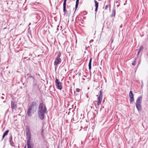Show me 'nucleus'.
I'll list each match as a JSON object with an SVG mask.
<instances>
[{"instance_id":"nucleus-1","label":"nucleus","mask_w":148,"mask_h":148,"mask_svg":"<svg viewBox=\"0 0 148 148\" xmlns=\"http://www.w3.org/2000/svg\"><path fill=\"white\" fill-rule=\"evenodd\" d=\"M47 112V109L45 105L42 103H40L38 111V115L39 119L41 120H43L45 118V114Z\"/></svg>"},{"instance_id":"nucleus-2","label":"nucleus","mask_w":148,"mask_h":148,"mask_svg":"<svg viewBox=\"0 0 148 148\" xmlns=\"http://www.w3.org/2000/svg\"><path fill=\"white\" fill-rule=\"evenodd\" d=\"M37 106V103L36 101H33L31 102L30 105L28 107L27 114L29 116H32V114L34 113V107Z\"/></svg>"},{"instance_id":"nucleus-3","label":"nucleus","mask_w":148,"mask_h":148,"mask_svg":"<svg viewBox=\"0 0 148 148\" xmlns=\"http://www.w3.org/2000/svg\"><path fill=\"white\" fill-rule=\"evenodd\" d=\"M61 56V54L59 52L55 59L54 65L56 70L58 67V65L60 64L62 60L60 58Z\"/></svg>"},{"instance_id":"nucleus-4","label":"nucleus","mask_w":148,"mask_h":148,"mask_svg":"<svg viewBox=\"0 0 148 148\" xmlns=\"http://www.w3.org/2000/svg\"><path fill=\"white\" fill-rule=\"evenodd\" d=\"M99 92V95H97V96H98L97 98V105L98 106L101 104L103 98L102 90H100Z\"/></svg>"},{"instance_id":"nucleus-5","label":"nucleus","mask_w":148,"mask_h":148,"mask_svg":"<svg viewBox=\"0 0 148 148\" xmlns=\"http://www.w3.org/2000/svg\"><path fill=\"white\" fill-rule=\"evenodd\" d=\"M55 82L56 83V86L57 88L60 90H61L62 88V83L59 82L58 79L56 78Z\"/></svg>"},{"instance_id":"nucleus-6","label":"nucleus","mask_w":148,"mask_h":148,"mask_svg":"<svg viewBox=\"0 0 148 148\" xmlns=\"http://www.w3.org/2000/svg\"><path fill=\"white\" fill-rule=\"evenodd\" d=\"M27 143L28 148H33L34 144L31 141V140H27Z\"/></svg>"},{"instance_id":"nucleus-7","label":"nucleus","mask_w":148,"mask_h":148,"mask_svg":"<svg viewBox=\"0 0 148 148\" xmlns=\"http://www.w3.org/2000/svg\"><path fill=\"white\" fill-rule=\"evenodd\" d=\"M11 107L12 111L14 110H16L17 108V103L15 101H11Z\"/></svg>"},{"instance_id":"nucleus-8","label":"nucleus","mask_w":148,"mask_h":148,"mask_svg":"<svg viewBox=\"0 0 148 148\" xmlns=\"http://www.w3.org/2000/svg\"><path fill=\"white\" fill-rule=\"evenodd\" d=\"M26 136L27 140H31V134L30 130L29 128L27 129V130L26 131Z\"/></svg>"},{"instance_id":"nucleus-9","label":"nucleus","mask_w":148,"mask_h":148,"mask_svg":"<svg viewBox=\"0 0 148 148\" xmlns=\"http://www.w3.org/2000/svg\"><path fill=\"white\" fill-rule=\"evenodd\" d=\"M129 97L130 98V103H132L134 101V95L132 91H130V92Z\"/></svg>"},{"instance_id":"nucleus-10","label":"nucleus","mask_w":148,"mask_h":148,"mask_svg":"<svg viewBox=\"0 0 148 148\" xmlns=\"http://www.w3.org/2000/svg\"><path fill=\"white\" fill-rule=\"evenodd\" d=\"M142 100V96L138 97L136 100V104H141Z\"/></svg>"},{"instance_id":"nucleus-11","label":"nucleus","mask_w":148,"mask_h":148,"mask_svg":"<svg viewBox=\"0 0 148 148\" xmlns=\"http://www.w3.org/2000/svg\"><path fill=\"white\" fill-rule=\"evenodd\" d=\"M136 107L138 112L142 110L141 104H136Z\"/></svg>"},{"instance_id":"nucleus-12","label":"nucleus","mask_w":148,"mask_h":148,"mask_svg":"<svg viewBox=\"0 0 148 148\" xmlns=\"http://www.w3.org/2000/svg\"><path fill=\"white\" fill-rule=\"evenodd\" d=\"M94 2L95 4V11L96 12H97V11L98 8V7L99 3L96 0H94Z\"/></svg>"},{"instance_id":"nucleus-13","label":"nucleus","mask_w":148,"mask_h":148,"mask_svg":"<svg viewBox=\"0 0 148 148\" xmlns=\"http://www.w3.org/2000/svg\"><path fill=\"white\" fill-rule=\"evenodd\" d=\"M115 13H116L115 9L114 8L112 10V14L111 15V17H114L115 16Z\"/></svg>"},{"instance_id":"nucleus-14","label":"nucleus","mask_w":148,"mask_h":148,"mask_svg":"<svg viewBox=\"0 0 148 148\" xmlns=\"http://www.w3.org/2000/svg\"><path fill=\"white\" fill-rule=\"evenodd\" d=\"M91 62L92 58H91L88 64L89 69L90 70L91 68Z\"/></svg>"},{"instance_id":"nucleus-15","label":"nucleus","mask_w":148,"mask_h":148,"mask_svg":"<svg viewBox=\"0 0 148 148\" xmlns=\"http://www.w3.org/2000/svg\"><path fill=\"white\" fill-rule=\"evenodd\" d=\"M27 75L28 76V78H31L34 80V79H35V77L34 76H32V75L30 74H27Z\"/></svg>"},{"instance_id":"nucleus-16","label":"nucleus","mask_w":148,"mask_h":148,"mask_svg":"<svg viewBox=\"0 0 148 148\" xmlns=\"http://www.w3.org/2000/svg\"><path fill=\"white\" fill-rule=\"evenodd\" d=\"M137 59V58H135L134 59V60L132 61V65L134 66L135 65L136 63V60Z\"/></svg>"},{"instance_id":"nucleus-17","label":"nucleus","mask_w":148,"mask_h":148,"mask_svg":"<svg viewBox=\"0 0 148 148\" xmlns=\"http://www.w3.org/2000/svg\"><path fill=\"white\" fill-rule=\"evenodd\" d=\"M111 7V5L110 4H108L107 5H106V6L105 8V10H107V9L108 8H109V9H110Z\"/></svg>"},{"instance_id":"nucleus-18","label":"nucleus","mask_w":148,"mask_h":148,"mask_svg":"<svg viewBox=\"0 0 148 148\" xmlns=\"http://www.w3.org/2000/svg\"><path fill=\"white\" fill-rule=\"evenodd\" d=\"M37 85V83L36 81V79H35L33 81V86H35Z\"/></svg>"},{"instance_id":"nucleus-19","label":"nucleus","mask_w":148,"mask_h":148,"mask_svg":"<svg viewBox=\"0 0 148 148\" xmlns=\"http://www.w3.org/2000/svg\"><path fill=\"white\" fill-rule=\"evenodd\" d=\"M10 145L12 147H15V144L13 142V141H11L10 142Z\"/></svg>"},{"instance_id":"nucleus-20","label":"nucleus","mask_w":148,"mask_h":148,"mask_svg":"<svg viewBox=\"0 0 148 148\" xmlns=\"http://www.w3.org/2000/svg\"><path fill=\"white\" fill-rule=\"evenodd\" d=\"M9 130H6L3 133V135L5 136H7L8 134V133L9 132Z\"/></svg>"},{"instance_id":"nucleus-21","label":"nucleus","mask_w":148,"mask_h":148,"mask_svg":"<svg viewBox=\"0 0 148 148\" xmlns=\"http://www.w3.org/2000/svg\"><path fill=\"white\" fill-rule=\"evenodd\" d=\"M63 12L64 13H65L66 11V5H63Z\"/></svg>"},{"instance_id":"nucleus-22","label":"nucleus","mask_w":148,"mask_h":148,"mask_svg":"<svg viewBox=\"0 0 148 148\" xmlns=\"http://www.w3.org/2000/svg\"><path fill=\"white\" fill-rule=\"evenodd\" d=\"M143 49V46H142V45L140 46V47L139 49L138 50V51L139 52H140Z\"/></svg>"},{"instance_id":"nucleus-23","label":"nucleus","mask_w":148,"mask_h":148,"mask_svg":"<svg viewBox=\"0 0 148 148\" xmlns=\"http://www.w3.org/2000/svg\"><path fill=\"white\" fill-rule=\"evenodd\" d=\"M9 142H11V141H12V136L11 135H10V137L9 138Z\"/></svg>"},{"instance_id":"nucleus-24","label":"nucleus","mask_w":148,"mask_h":148,"mask_svg":"<svg viewBox=\"0 0 148 148\" xmlns=\"http://www.w3.org/2000/svg\"><path fill=\"white\" fill-rule=\"evenodd\" d=\"M67 0H64L63 5H66V1Z\"/></svg>"},{"instance_id":"nucleus-25","label":"nucleus","mask_w":148,"mask_h":148,"mask_svg":"<svg viewBox=\"0 0 148 148\" xmlns=\"http://www.w3.org/2000/svg\"><path fill=\"white\" fill-rule=\"evenodd\" d=\"M79 3L76 2V4H75V8L76 9L78 7V5Z\"/></svg>"},{"instance_id":"nucleus-26","label":"nucleus","mask_w":148,"mask_h":148,"mask_svg":"<svg viewBox=\"0 0 148 148\" xmlns=\"http://www.w3.org/2000/svg\"><path fill=\"white\" fill-rule=\"evenodd\" d=\"M80 91V89L78 88H77L76 89V91L77 92H79Z\"/></svg>"},{"instance_id":"nucleus-27","label":"nucleus","mask_w":148,"mask_h":148,"mask_svg":"<svg viewBox=\"0 0 148 148\" xmlns=\"http://www.w3.org/2000/svg\"><path fill=\"white\" fill-rule=\"evenodd\" d=\"M5 136L4 135H3V136H2V140H3V139L4 138V137H5Z\"/></svg>"},{"instance_id":"nucleus-28","label":"nucleus","mask_w":148,"mask_h":148,"mask_svg":"<svg viewBox=\"0 0 148 148\" xmlns=\"http://www.w3.org/2000/svg\"><path fill=\"white\" fill-rule=\"evenodd\" d=\"M140 52H139V51H138V53L137 54V55L138 56L139 55V53H140Z\"/></svg>"},{"instance_id":"nucleus-29","label":"nucleus","mask_w":148,"mask_h":148,"mask_svg":"<svg viewBox=\"0 0 148 148\" xmlns=\"http://www.w3.org/2000/svg\"><path fill=\"white\" fill-rule=\"evenodd\" d=\"M79 0H76V2L79 3Z\"/></svg>"},{"instance_id":"nucleus-30","label":"nucleus","mask_w":148,"mask_h":148,"mask_svg":"<svg viewBox=\"0 0 148 148\" xmlns=\"http://www.w3.org/2000/svg\"><path fill=\"white\" fill-rule=\"evenodd\" d=\"M1 99H4V97H2H2H1Z\"/></svg>"},{"instance_id":"nucleus-31","label":"nucleus","mask_w":148,"mask_h":148,"mask_svg":"<svg viewBox=\"0 0 148 148\" xmlns=\"http://www.w3.org/2000/svg\"><path fill=\"white\" fill-rule=\"evenodd\" d=\"M74 93L75 95H77V94L75 93H76L75 91H74Z\"/></svg>"},{"instance_id":"nucleus-32","label":"nucleus","mask_w":148,"mask_h":148,"mask_svg":"<svg viewBox=\"0 0 148 148\" xmlns=\"http://www.w3.org/2000/svg\"><path fill=\"white\" fill-rule=\"evenodd\" d=\"M140 64V61L138 63V66L139 65V64Z\"/></svg>"},{"instance_id":"nucleus-33","label":"nucleus","mask_w":148,"mask_h":148,"mask_svg":"<svg viewBox=\"0 0 148 148\" xmlns=\"http://www.w3.org/2000/svg\"><path fill=\"white\" fill-rule=\"evenodd\" d=\"M113 40H112V41L111 43H112V42H113Z\"/></svg>"},{"instance_id":"nucleus-34","label":"nucleus","mask_w":148,"mask_h":148,"mask_svg":"<svg viewBox=\"0 0 148 148\" xmlns=\"http://www.w3.org/2000/svg\"><path fill=\"white\" fill-rule=\"evenodd\" d=\"M31 25V23H30L29 24V25Z\"/></svg>"},{"instance_id":"nucleus-35","label":"nucleus","mask_w":148,"mask_h":148,"mask_svg":"<svg viewBox=\"0 0 148 148\" xmlns=\"http://www.w3.org/2000/svg\"><path fill=\"white\" fill-rule=\"evenodd\" d=\"M122 27V25L120 26V27Z\"/></svg>"},{"instance_id":"nucleus-36","label":"nucleus","mask_w":148,"mask_h":148,"mask_svg":"<svg viewBox=\"0 0 148 148\" xmlns=\"http://www.w3.org/2000/svg\"><path fill=\"white\" fill-rule=\"evenodd\" d=\"M26 148V146H25L24 148Z\"/></svg>"},{"instance_id":"nucleus-37","label":"nucleus","mask_w":148,"mask_h":148,"mask_svg":"<svg viewBox=\"0 0 148 148\" xmlns=\"http://www.w3.org/2000/svg\"><path fill=\"white\" fill-rule=\"evenodd\" d=\"M124 5H125V3H124Z\"/></svg>"},{"instance_id":"nucleus-38","label":"nucleus","mask_w":148,"mask_h":148,"mask_svg":"<svg viewBox=\"0 0 148 148\" xmlns=\"http://www.w3.org/2000/svg\"><path fill=\"white\" fill-rule=\"evenodd\" d=\"M142 86H143V85L141 87H142Z\"/></svg>"},{"instance_id":"nucleus-39","label":"nucleus","mask_w":148,"mask_h":148,"mask_svg":"<svg viewBox=\"0 0 148 148\" xmlns=\"http://www.w3.org/2000/svg\"><path fill=\"white\" fill-rule=\"evenodd\" d=\"M142 86H143V85L141 87H142Z\"/></svg>"}]
</instances>
